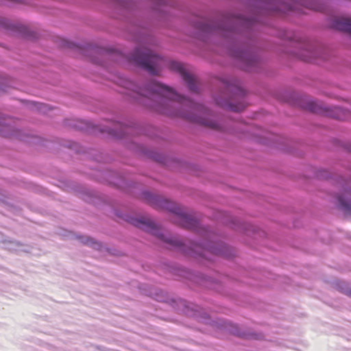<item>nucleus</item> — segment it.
Wrapping results in <instances>:
<instances>
[{"label":"nucleus","mask_w":351,"mask_h":351,"mask_svg":"<svg viewBox=\"0 0 351 351\" xmlns=\"http://www.w3.org/2000/svg\"><path fill=\"white\" fill-rule=\"evenodd\" d=\"M170 67L172 70L180 73L183 80L188 84L190 90L195 93L197 92L198 88L195 79L186 71L182 64L178 62H172L170 64Z\"/></svg>","instance_id":"obj_3"},{"label":"nucleus","mask_w":351,"mask_h":351,"mask_svg":"<svg viewBox=\"0 0 351 351\" xmlns=\"http://www.w3.org/2000/svg\"><path fill=\"white\" fill-rule=\"evenodd\" d=\"M309 108L312 112H317V109L313 103L311 104Z\"/></svg>","instance_id":"obj_12"},{"label":"nucleus","mask_w":351,"mask_h":351,"mask_svg":"<svg viewBox=\"0 0 351 351\" xmlns=\"http://www.w3.org/2000/svg\"><path fill=\"white\" fill-rule=\"evenodd\" d=\"M23 105H24V104H25V105H26V104H28V102H27V101H24V100H23Z\"/></svg>","instance_id":"obj_17"},{"label":"nucleus","mask_w":351,"mask_h":351,"mask_svg":"<svg viewBox=\"0 0 351 351\" xmlns=\"http://www.w3.org/2000/svg\"><path fill=\"white\" fill-rule=\"evenodd\" d=\"M21 132L14 120H8L3 124H0V134L3 136L19 138Z\"/></svg>","instance_id":"obj_4"},{"label":"nucleus","mask_w":351,"mask_h":351,"mask_svg":"<svg viewBox=\"0 0 351 351\" xmlns=\"http://www.w3.org/2000/svg\"><path fill=\"white\" fill-rule=\"evenodd\" d=\"M160 205L162 208L169 210V211L181 217H184L182 210L174 202H170L165 199H160Z\"/></svg>","instance_id":"obj_5"},{"label":"nucleus","mask_w":351,"mask_h":351,"mask_svg":"<svg viewBox=\"0 0 351 351\" xmlns=\"http://www.w3.org/2000/svg\"><path fill=\"white\" fill-rule=\"evenodd\" d=\"M229 107L233 111H239V110H240L239 108H236L234 106H232L231 105H230Z\"/></svg>","instance_id":"obj_15"},{"label":"nucleus","mask_w":351,"mask_h":351,"mask_svg":"<svg viewBox=\"0 0 351 351\" xmlns=\"http://www.w3.org/2000/svg\"><path fill=\"white\" fill-rule=\"evenodd\" d=\"M130 59L152 75H158L165 64V60L162 58L145 47L136 49Z\"/></svg>","instance_id":"obj_2"},{"label":"nucleus","mask_w":351,"mask_h":351,"mask_svg":"<svg viewBox=\"0 0 351 351\" xmlns=\"http://www.w3.org/2000/svg\"><path fill=\"white\" fill-rule=\"evenodd\" d=\"M141 224L143 226H146L147 228L149 230V231L152 232V234L157 235L158 237L161 238V239L165 240V241L171 243L176 245H180L181 244V243L180 241H173V240H169V241L165 240L163 238L162 235L158 234H157L158 230L155 228V226L152 223H150V222H149L148 223H141Z\"/></svg>","instance_id":"obj_8"},{"label":"nucleus","mask_w":351,"mask_h":351,"mask_svg":"<svg viewBox=\"0 0 351 351\" xmlns=\"http://www.w3.org/2000/svg\"><path fill=\"white\" fill-rule=\"evenodd\" d=\"M333 27L338 30L348 32L351 35V19H337L333 23Z\"/></svg>","instance_id":"obj_6"},{"label":"nucleus","mask_w":351,"mask_h":351,"mask_svg":"<svg viewBox=\"0 0 351 351\" xmlns=\"http://www.w3.org/2000/svg\"><path fill=\"white\" fill-rule=\"evenodd\" d=\"M46 108L47 106L44 104H40V107H39V109L43 111V112H45L46 111Z\"/></svg>","instance_id":"obj_14"},{"label":"nucleus","mask_w":351,"mask_h":351,"mask_svg":"<svg viewBox=\"0 0 351 351\" xmlns=\"http://www.w3.org/2000/svg\"><path fill=\"white\" fill-rule=\"evenodd\" d=\"M217 103L218 104V105H219V106H221L222 107H227L228 106V104H226V103L223 104V103H222V102H221V101H219L218 100H217Z\"/></svg>","instance_id":"obj_13"},{"label":"nucleus","mask_w":351,"mask_h":351,"mask_svg":"<svg viewBox=\"0 0 351 351\" xmlns=\"http://www.w3.org/2000/svg\"><path fill=\"white\" fill-rule=\"evenodd\" d=\"M346 294H347L348 296L351 297V289L348 290V291H347V292H346Z\"/></svg>","instance_id":"obj_16"},{"label":"nucleus","mask_w":351,"mask_h":351,"mask_svg":"<svg viewBox=\"0 0 351 351\" xmlns=\"http://www.w3.org/2000/svg\"><path fill=\"white\" fill-rule=\"evenodd\" d=\"M10 88H14V82L10 79L0 80V94L8 92Z\"/></svg>","instance_id":"obj_9"},{"label":"nucleus","mask_w":351,"mask_h":351,"mask_svg":"<svg viewBox=\"0 0 351 351\" xmlns=\"http://www.w3.org/2000/svg\"><path fill=\"white\" fill-rule=\"evenodd\" d=\"M341 208L348 215H351V203L346 201L343 197H338Z\"/></svg>","instance_id":"obj_10"},{"label":"nucleus","mask_w":351,"mask_h":351,"mask_svg":"<svg viewBox=\"0 0 351 351\" xmlns=\"http://www.w3.org/2000/svg\"><path fill=\"white\" fill-rule=\"evenodd\" d=\"M0 27L14 32H21L22 30L21 25H16L10 20L1 16H0Z\"/></svg>","instance_id":"obj_7"},{"label":"nucleus","mask_w":351,"mask_h":351,"mask_svg":"<svg viewBox=\"0 0 351 351\" xmlns=\"http://www.w3.org/2000/svg\"><path fill=\"white\" fill-rule=\"evenodd\" d=\"M123 86L153 100L154 104L152 107L162 114L183 117L213 129H219L217 122L202 117L207 114L208 112L204 106L178 95L169 86L151 82L143 88L130 80H125Z\"/></svg>","instance_id":"obj_1"},{"label":"nucleus","mask_w":351,"mask_h":351,"mask_svg":"<svg viewBox=\"0 0 351 351\" xmlns=\"http://www.w3.org/2000/svg\"><path fill=\"white\" fill-rule=\"evenodd\" d=\"M23 40L24 39H32V38H34L33 33L29 31V28L25 25H23Z\"/></svg>","instance_id":"obj_11"}]
</instances>
